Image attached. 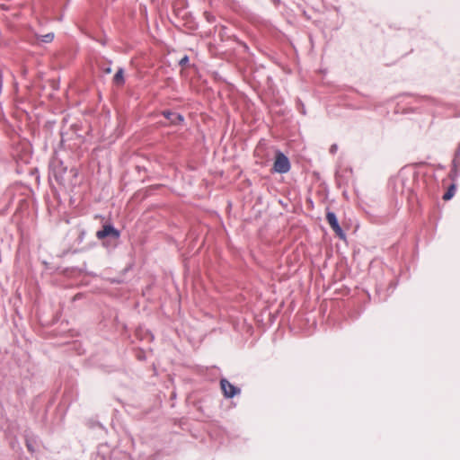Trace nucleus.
<instances>
[{"mask_svg": "<svg viewBox=\"0 0 460 460\" xmlns=\"http://www.w3.org/2000/svg\"><path fill=\"white\" fill-rule=\"evenodd\" d=\"M289 159L280 151H277L273 163L272 172L278 173H287L290 170Z\"/></svg>", "mask_w": 460, "mask_h": 460, "instance_id": "nucleus-1", "label": "nucleus"}, {"mask_svg": "<svg viewBox=\"0 0 460 460\" xmlns=\"http://www.w3.org/2000/svg\"><path fill=\"white\" fill-rule=\"evenodd\" d=\"M220 386L224 395L227 398H232L240 393V389L235 387L226 379H222L220 381Z\"/></svg>", "mask_w": 460, "mask_h": 460, "instance_id": "nucleus-2", "label": "nucleus"}, {"mask_svg": "<svg viewBox=\"0 0 460 460\" xmlns=\"http://www.w3.org/2000/svg\"><path fill=\"white\" fill-rule=\"evenodd\" d=\"M107 236H112L118 239L119 237V232L117 229H115L112 226L105 225L103 226L102 230H99L96 233V237L99 240H102Z\"/></svg>", "mask_w": 460, "mask_h": 460, "instance_id": "nucleus-3", "label": "nucleus"}, {"mask_svg": "<svg viewBox=\"0 0 460 460\" xmlns=\"http://www.w3.org/2000/svg\"><path fill=\"white\" fill-rule=\"evenodd\" d=\"M326 219L331 226V227L335 231V233L341 237L344 238V234L342 229L338 224L337 217L334 213L329 212L327 213Z\"/></svg>", "mask_w": 460, "mask_h": 460, "instance_id": "nucleus-4", "label": "nucleus"}, {"mask_svg": "<svg viewBox=\"0 0 460 460\" xmlns=\"http://www.w3.org/2000/svg\"><path fill=\"white\" fill-rule=\"evenodd\" d=\"M460 171V149L456 154V156L452 163V169L450 172V176L452 179H455L458 176Z\"/></svg>", "mask_w": 460, "mask_h": 460, "instance_id": "nucleus-5", "label": "nucleus"}, {"mask_svg": "<svg viewBox=\"0 0 460 460\" xmlns=\"http://www.w3.org/2000/svg\"><path fill=\"white\" fill-rule=\"evenodd\" d=\"M163 114L172 124H178L183 120V117L178 113H174V112H171V111H164Z\"/></svg>", "mask_w": 460, "mask_h": 460, "instance_id": "nucleus-6", "label": "nucleus"}, {"mask_svg": "<svg viewBox=\"0 0 460 460\" xmlns=\"http://www.w3.org/2000/svg\"><path fill=\"white\" fill-rule=\"evenodd\" d=\"M124 70L122 68H119L113 77V83L116 85L121 86L124 84Z\"/></svg>", "mask_w": 460, "mask_h": 460, "instance_id": "nucleus-7", "label": "nucleus"}, {"mask_svg": "<svg viewBox=\"0 0 460 460\" xmlns=\"http://www.w3.org/2000/svg\"><path fill=\"white\" fill-rule=\"evenodd\" d=\"M455 190H456V185L455 184L450 185L448 190L444 193L443 199L449 200L454 196Z\"/></svg>", "mask_w": 460, "mask_h": 460, "instance_id": "nucleus-8", "label": "nucleus"}, {"mask_svg": "<svg viewBox=\"0 0 460 460\" xmlns=\"http://www.w3.org/2000/svg\"><path fill=\"white\" fill-rule=\"evenodd\" d=\"M53 39H54V34L53 33H47V34L41 35L40 37V41L45 42V43L51 42L53 40Z\"/></svg>", "mask_w": 460, "mask_h": 460, "instance_id": "nucleus-9", "label": "nucleus"}, {"mask_svg": "<svg viewBox=\"0 0 460 460\" xmlns=\"http://www.w3.org/2000/svg\"><path fill=\"white\" fill-rule=\"evenodd\" d=\"M189 61V58L187 56H184L181 60H180V65L181 66H185Z\"/></svg>", "mask_w": 460, "mask_h": 460, "instance_id": "nucleus-10", "label": "nucleus"}, {"mask_svg": "<svg viewBox=\"0 0 460 460\" xmlns=\"http://www.w3.org/2000/svg\"><path fill=\"white\" fill-rule=\"evenodd\" d=\"M335 149H336V146H332L331 147V152H334V150H335Z\"/></svg>", "mask_w": 460, "mask_h": 460, "instance_id": "nucleus-11", "label": "nucleus"}, {"mask_svg": "<svg viewBox=\"0 0 460 460\" xmlns=\"http://www.w3.org/2000/svg\"><path fill=\"white\" fill-rule=\"evenodd\" d=\"M106 72H107V73H110V72H111V68H108V69L106 70Z\"/></svg>", "mask_w": 460, "mask_h": 460, "instance_id": "nucleus-12", "label": "nucleus"}]
</instances>
